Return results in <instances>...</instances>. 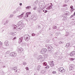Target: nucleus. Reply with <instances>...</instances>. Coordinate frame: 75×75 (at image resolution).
<instances>
[{
  "mask_svg": "<svg viewBox=\"0 0 75 75\" xmlns=\"http://www.w3.org/2000/svg\"><path fill=\"white\" fill-rule=\"evenodd\" d=\"M2 43H1V45H2Z\"/></svg>",
  "mask_w": 75,
  "mask_h": 75,
  "instance_id": "obj_26",
  "label": "nucleus"
},
{
  "mask_svg": "<svg viewBox=\"0 0 75 75\" xmlns=\"http://www.w3.org/2000/svg\"><path fill=\"white\" fill-rule=\"evenodd\" d=\"M70 8L72 9L73 8V6H71L70 7Z\"/></svg>",
  "mask_w": 75,
  "mask_h": 75,
  "instance_id": "obj_17",
  "label": "nucleus"
},
{
  "mask_svg": "<svg viewBox=\"0 0 75 75\" xmlns=\"http://www.w3.org/2000/svg\"><path fill=\"white\" fill-rule=\"evenodd\" d=\"M56 72L55 71H53L52 72V73L54 74H56Z\"/></svg>",
  "mask_w": 75,
  "mask_h": 75,
  "instance_id": "obj_14",
  "label": "nucleus"
},
{
  "mask_svg": "<svg viewBox=\"0 0 75 75\" xmlns=\"http://www.w3.org/2000/svg\"><path fill=\"white\" fill-rule=\"evenodd\" d=\"M69 60H70V61H74V60H75V59L71 58L69 59Z\"/></svg>",
  "mask_w": 75,
  "mask_h": 75,
  "instance_id": "obj_7",
  "label": "nucleus"
},
{
  "mask_svg": "<svg viewBox=\"0 0 75 75\" xmlns=\"http://www.w3.org/2000/svg\"><path fill=\"white\" fill-rule=\"evenodd\" d=\"M44 66H47V63L44 62L43 63Z\"/></svg>",
  "mask_w": 75,
  "mask_h": 75,
  "instance_id": "obj_9",
  "label": "nucleus"
},
{
  "mask_svg": "<svg viewBox=\"0 0 75 75\" xmlns=\"http://www.w3.org/2000/svg\"><path fill=\"white\" fill-rule=\"evenodd\" d=\"M39 67H40H40H41V66H39Z\"/></svg>",
  "mask_w": 75,
  "mask_h": 75,
  "instance_id": "obj_29",
  "label": "nucleus"
},
{
  "mask_svg": "<svg viewBox=\"0 0 75 75\" xmlns=\"http://www.w3.org/2000/svg\"><path fill=\"white\" fill-rule=\"evenodd\" d=\"M32 35H35V34H33Z\"/></svg>",
  "mask_w": 75,
  "mask_h": 75,
  "instance_id": "obj_23",
  "label": "nucleus"
},
{
  "mask_svg": "<svg viewBox=\"0 0 75 75\" xmlns=\"http://www.w3.org/2000/svg\"><path fill=\"white\" fill-rule=\"evenodd\" d=\"M75 54V52L73 51L70 53V56H72L73 55H74Z\"/></svg>",
  "mask_w": 75,
  "mask_h": 75,
  "instance_id": "obj_1",
  "label": "nucleus"
},
{
  "mask_svg": "<svg viewBox=\"0 0 75 75\" xmlns=\"http://www.w3.org/2000/svg\"><path fill=\"white\" fill-rule=\"evenodd\" d=\"M30 8H31V7L28 6L26 7V8L27 9V8H28L29 10H30Z\"/></svg>",
  "mask_w": 75,
  "mask_h": 75,
  "instance_id": "obj_10",
  "label": "nucleus"
},
{
  "mask_svg": "<svg viewBox=\"0 0 75 75\" xmlns=\"http://www.w3.org/2000/svg\"><path fill=\"white\" fill-rule=\"evenodd\" d=\"M74 16H75V12H74Z\"/></svg>",
  "mask_w": 75,
  "mask_h": 75,
  "instance_id": "obj_24",
  "label": "nucleus"
},
{
  "mask_svg": "<svg viewBox=\"0 0 75 75\" xmlns=\"http://www.w3.org/2000/svg\"><path fill=\"white\" fill-rule=\"evenodd\" d=\"M65 14H68V13H66Z\"/></svg>",
  "mask_w": 75,
  "mask_h": 75,
  "instance_id": "obj_28",
  "label": "nucleus"
},
{
  "mask_svg": "<svg viewBox=\"0 0 75 75\" xmlns=\"http://www.w3.org/2000/svg\"><path fill=\"white\" fill-rule=\"evenodd\" d=\"M46 72V70H45V71L44 70H42L41 71V73L42 74H45Z\"/></svg>",
  "mask_w": 75,
  "mask_h": 75,
  "instance_id": "obj_8",
  "label": "nucleus"
},
{
  "mask_svg": "<svg viewBox=\"0 0 75 75\" xmlns=\"http://www.w3.org/2000/svg\"><path fill=\"white\" fill-rule=\"evenodd\" d=\"M50 68L49 66H47L46 67H45V68H46L47 69H48Z\"/></svg>",
  "mask_w": 75,
  "mask_h": 75,
  "instance_id": "obj_11",
  "label": "nucleus"
},
{
  "mask_svg": "<svg viewBox=\"0 0 75 75\" xmlns=\"http://www.w3.org/2000/svg\"><path fill=\"white\" fill-rule=\"evenodd\" d=\"M21 39V38L20 39V40Z\"/></svg>",
  "mask_w": 75,
  "mask_h": 75,
  "instance_id": "obj_32",
  "label": "nucleus"
},
{
  "mask_svg": "<svg viewBox=\"0 0 75 75\" xmlns=\"http://www.w3.org/2000/svg\"><path fill=\"white\" fill-rule=\"evenodd\" d=\"M61 41H60V42H59V44H61Z\"/></svg>",
  "mask_w": 75,
  "mask_h": 75,
  "instance_id": "obj_22",
  "label": "nucleus"
},
{
  "mask_svg": "<svg viewBox=\"0 0 75 75\" xmlns=\"http://www.w3.org/2000/svg\"><path fill=\"white\" fill-rule=\"evenodd\" d=\"M26 70H28V67H26Z\"/></svg>",
  "mask_w": 75,
  "mask_h": 75,
  "instance_id": "obj_16",
  "label": "nucleus"
},
{
  "mask_svg": "<svg viewBox=\"0 0 75 75\" xmlns=\"http://www.w3.org/2000/svg\"><path fill=\"white\" fill-rule=\"evenodd\" d=\"M24 13H22L21 14V16H23V15H24Z\"/></svg>",
  "mask_w": 75,
  "mask_h": 75,
  "instance_id": "obj_15",
  "label": "nucleus"
},
{
  "mask_svg": "<svg viewBox=\"0 0 75 75\" xmlns=\"http://www.w3.org/2000/svg\"><path fill=\"white\" fill-rule=\"evenodd\" d=\"M52 4V3H51V4Z\"/></svg>",
  "mask_w": 75,
  "mask_h": 75,
  "instance_id": "obj_30",
  "label": "nucleus"
},
{
  "mask_svg": "<svg viewBox=\"0 0 75 75\" xmlns=\"http://www.w3.org/2000/svg\"><path fill=\"white\" fill-rule=\"evenodd\" d=\"M58 70L59 71H60V72H62V71H63L64 70V68L62 67H61L59 68Z\"/></svg>",
  "mask_w": 75,
  "mask_h": 75,
  "instance_id": "obj_2",
  "label": "nucleus"
},
{
  "mask_svg": "<svg viewBox=\"0 0 75 75\" xmlns=\"http://www.w3.org/2000/svg\"><path fill=\"white\" fill-rule=\"evenodd\" d=\"M28 38L27 37L26 38V40H27V39H28Z\"/></svg>",
  "mask_w": 75,
  "mask_h": 75,
  "instance_id": "obj_25",
  "label": "nucleus"
},
{
  "mask_svg": "<svg viewBox=\"0 0 75 75\" xmlns=\"http://www.w3.org/2000/svg\"><path fill=\"white\" fill-rule=\"evenodd\" d=\"M50 66H51V67H54V64L52 62H51L50 63Z\"/></svg>",
  "mask_w": 75,
  "mask_h": 75,
  "instance_id": "obj_5",
  "label": "nucleus"
},
{
  "mask_svg": "<svg viewBox=\"0 0 75 75\" xmlns=\"http://www.w3.org/2000/svg\"><path fill=\"white\" fill-rule=\"evenodd\" d=\"M19 4L20 6H21L22 5V3H20Z\"/></svg>",
  "mask_w": 75,
  "mask_h": 75,
  "instance_id": "obj_19",
  "label": "nucleus"
},
{
  "mask_svg": "<svg viewBox=\"0 0 75 75\" xmlns=\"http://www.w3.org/2000/svg\"><path fill=\"white\" fill-rule=\"evenodd\" d=\"M16 55V54L15 52H13L11 54V56L12 57H15Z\"/></svg>",
  "mask_w": 75,
  "mask_h": 75,
  "instance_id": "obj_3",
  "label": "nucleus"
},
{
  "mask_svg": "<svg viewBox=\"0 0 75 75\" xmlns=\"http://www.w3.org/2000/svg\"><path fill=\"white\" fill-rule=\"evenodd\" d=\"M16 37H15V38H14L13 39H14V40H15V39H16Z\"/></svg>",
  "mask_w": 75,
  "mask_h": 75,
  "instance_id": "obj_21",
  "label": "nucleus"
},
{
  "mask_svg": "<svg viewBox=\"0 0 75 75\" xmlns=\"http://www.w3.org/2000/svg\"><path fill=\"white\" fill-rule=\"evenodd\" d=\"M43 12H44V10H43Z\"/></svg>",
  "mask_w": 75,
  "mask_h": 75,
  "instance_id": "obj_27",
  "label": "nucleus"
},
{
  "mask_svg": "<svg viewBox=\"0 0 75 75\" xmlns=\"http://www.w3.org/2000/svg\"><path fill=\"white\" fill-rule=\"evenodd\" d=\"M34 10L35 9H34Z\"/></svg>",
  "mask_w": 75,
  "mask_h": 75,
  "instance_id": "obj_31",
  "label": "nucleus"
},
{
  "mask_svg": "<svg viewBox=\"0 0 75 75\" xmlns=\"http://www.w3.org/2000/svg\"><path fill=\"white\" fill-rule=\"evenodd\" d=\"M48 11H47V10H45V12H44V13H47V12Z\"/></svg>",
  "mask_w": 75,
  "mask_h": 75,
  "instance_id": "obj_18",
  "label": "nucleus"
},
{
  "mask_svg": "<svg viewBox=\"0 0 75 75\" xmlns=\"http://www.w3.org/2000/svg\"><path fill=\"white\" fill-rule=\"evenodd\" d=\"M69 45H70V44L67 43L66 44L65 47H69Z\"/></svg>",
  "mask_w": 75,
  "mask_h": 75,
  "instance_id": "obj_4",
  "label": "nucleus"
},
{
  "mask_svg": "<svg viewBox=\"0 0 75 75\" xmlns=\"http://www.w3.org/2000/svg\"><path fill=\"white\" fill-rule=\"evenodd\" d=\"M72 16H73V15H72Z\"/></svg>",
  "mask_w": 75,
  "mask_h": 75,
  "instance_id": "obj_33",
  "label": "nucleus"
},
{
  "mask_svg": "<svg viewBox=\"0 0 75 75\" xmlns=\"http://www.w3.org/2000/svg\"><path fill=\"white\" fill-rule=\"evenodd\" d=\"M66 6V5H63V7H64V6Z\"/></svg>",
  "mask_w": 75,
  "mask_h": 75,
  "instance_id": "obj_20",
  "label": "nucleus"
},
{
  "mask_svg": "<svg viewBox=\"0 0 75 75\" xmlns=\"http://www.w3.org/2000/svg\"><path fill=\"white\" fill-rule=\"evenodd\" d=\"M51 6H49V7L48 8V9L49 10H50V9H51Z\"/></svg>",
  "mask_w": 75,
  "mask_h": 75,
  "instance_id": "obj_12",
  "label": "nucleus"
},
{
  "mask_svg": "<svg viewBox=\"0 0 75 75\" xmlns=\"http://www.w3.org/2000/svg\"><path fill=\"white\" fill-rule=\"evenodd\" d=\"M43 50H44L43 51H44V52H46V51H47L46 49H44ZM44 50H45V51H44Z\"/></svg>",
  "mask_w": 75,
  "mask_h": 75,
  "instance_id": "obj_13",
  "label": "nucleus"
},
{
  "mask_svg": "<svg viewBox=\"0 0 75 75\" xmlns=\"http://www.w3.org/2000/svg\"><path fill=\"white\" fill-rule=\"evenodd\" d=\"M31 14V12H28V13H26V15L27 16V17H28V15H29V14Z\"/></svg>",
  "mask_w": 75,
  "mask_h": 75,
  "instance_id": "obj_6",
  "label": "nucleus"
}]
</instances>
